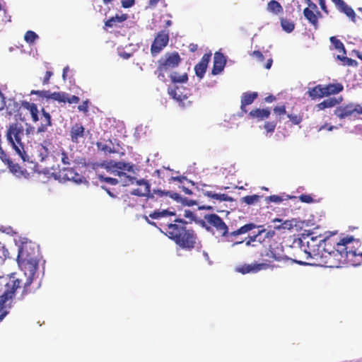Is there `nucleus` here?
I'll list each match as a JSON object with an SVG mask.
<instances>
[{
    "label": "nucleus",
    "mask_w": 362,
    "mask_h": 362,
    "mask_svg": "<svg viewBox=\"0 0 362 362\" xmlns=\"http://www.w3.org/2000/svg\"><path fill=\"white\" fill-rule=\"evenodd\" d=\"M30 95H37L41 98L47 100L52 99L59 103H68L69 104L78 103L80 98L76 95H70L65 92L50 93L49 90H32Z\"/></svg>",
    "instance_id": "7"
},
{
    "label": "nucleus",
    "mask_w": 362,
    "mask_h": 362,
    "mask_svg": "<svg viewBox=\"0 0 362 362\" xmlns=\"http://www.w3.org/2000/svg\"><path fill=\"white\" fill-rule=\"evenodd\" d=\"M303 15L305 19L315 28V29L318 28V19L322 17V14L319 11L315 12L310 9V8H305L303 10Z\"/></svg>",
    "instance_id": "19"
},
{
    "label": "nucleus",
    "mask_w": 362,
    "mask_h": 362,
    "mask_svg": "<svg viewBox=\"0 0 362 362\" xmlns=\"http://www.w3.org/2000/svg\"><path fill=\"white\" fill-rule=\"evenodd\" d=\"M265 256L268 257V259H265V262L272 264L271 263L274 261L276 262H284L288 259V258L285 256H282L281 255L276 254L274 250H269Z\"/></svg>",
    "instance_id": "31"
},
{
    "label": "nucleus",
    "mask_w": 362,
    "mask_h": 362,
    "mask_svg": "<svg viewBox=\"0 0 362 362\" xmlns=\"http://www.w3.org/2000/svg\"><path fill=\"white\" fill-rule=\"evenodd\" d=\"M85 135V128L81 124L76 123L71 127L70 137L74 143H78L79 139Z\"/></svg>",
    "instance_id": "21"
},
{
    "label": "nucleus",
    "mask_w": 362,
    "mask_h": 362,
    "mask_svg": "<svg viewBox=\"0 0 362 362\" xmlns=\"http://www.w3.org/2000/svg\"><path fill=\"white\" fill-rule=\"evenodd\" d=\"M181 58L177 52H167L163 57L158 61V68L155 71V74L158 78L165 82L166 75H168L173 83H185L187 81V74L177 75L176 72L173 71L174 69L177 67L181 62Z\"/></svg>",
    "instance_id": "4"
},
{
    "label": "nucleus",
    "mask_w": 362,
    "mask_h": 362,
    "mask_svg": "<svg viewBox=\"0 0 362 362\" xmlns=\"http://www.w3.org/2000/svg\"><path fill=\"white\" fill-rule=\"evenodd\" d=\"M211 53H205L202 57L200 62L195 65L194 71L197 77L202 78L206 73L208 64L211 59Z\"/></svg>",
    "instance_id": "17"
},
{
    "label": "nucleus",
    "mask_w": 362,
    "mask_h": 362,
    "mask_svg": "<svg viewBox=\"0 0 362 362\" xmlns=\"http://www.w3.org/2000/svg\"><path fill=\"white\" fill-rule=\"evenodd\" d=\"M118 175H119V176H120V177H121V176H124V177H126L127 178H128V179H129V181L131 182V183H132V184L134 183V180H136V178H135V177H130V176H127V175H126V173H125L119 172V173H118Z\"/></svg>",
    "instance_id": "60"
},
{
    "label": "nucleus",
    "mask_w": 362,
    "mask_h": 362,
    "mask_svg": "<svg viewBox=\"0 0 362 362\" xmlns=\"http://www.w3.org/2000/svg\"><path fill=\"white\" fill-rule=\"evenodd\" d=\"M260 197H261L257 194L248 195L243 197L241 201L247 205H251L257 203L259 201Z\"/></svg>",
    "instance_id": "38"
},
{
    "label": "nucleus",
    "mask_w": 362,
    "mask_h": 362,
    "mask_svg": "<svg viewBox=\"0 0 362 362\" xmlns=\"http://www.w3.org/2000/svg\"><path fill=\"white\" fill-rule=\"evenodd\" d=\"M51 144L49 141H45L42 144L37 147V158L41 162L44 161L49 154V146Z\"/></svg>",
    "instance_id": "25"
},
{
    "label": "nucleus",
    "mask_w": 362,
    "mask_h": 362,
    "mask_svg": "<svg viewBox=\"0 0 362 362\" xmlns=\"http://www.w3.org/2000/svg\"><path fill=\"white\" fill-rule=\"evenodd\" d=\"M293 220H286L281 224L277 225L274 226V229H276L278 230H291L293 229L295 224L293 223Z\"/></svg>",
    "instance_id": "37"
},
{
    "label": "nucleus",
    "mask_w": 362,
    "mask_h": 362,
    "mask_svg": "<svg viewBox=\"0 0 362 362\" xmlns=\"http://www.w3.org/2000/svg\"><path fill=\"white\" fill-rule=\"evenodd\" d=\"M276 229H262V230H264V232L263 233V235L265 237L266 240H270L271 239H272L275 234H276Z\"/></svg>",
    "instance_id": "45"
},
{
    "label": "nucleus",
    "mask_w": 362,
    "mask_h": 362,
    "mask_svg": "<svg viewBox=\"0 0 362 362\" xmlns=\"http://www.w3.org/2000/svg\"><path fill=\"white\" fill-rule=\"evenodd\" d=\"M319 4L320 6L321 9L326 13L328 14L329 11L327 8V6L325 4V0H320L319 1Z\"/></svg>",
    "instance_id": "59"
},
{
    "label": "nucleus",
    "mask_w": 362,
    "mask_h": 362,
    "mask_svg": "<svg viewBox=\"0 0 362 362\" xmlns=\"http://www.w3.org/2000/svg\"><path fill=\"white\" fill-rule=\"evenodd\" d=\"M258 97L257 92H245L241 96V105L240 110L242 112L246 113L247 112L246 106L251 105L255 100Z\"/></svg>",
    "instance_id": "20"
},
{
    "label": "nucleus",
    "mask_w": 362,
    "mask_h": 362,
    "mask_svg": "<svg viewBox=\"0 0 362 362\" xmlns=\"http://www.w3.org/2000/svg\"><path fill=\"white\" fill-rule=\"evenodd\" d=\"M353 245V249L349 250L348 260L346 264L352 266H358L362 264V251H360L356 246Z\"/></svg>",
    "instance_id": "18"
},
{
    "label": "nucleus",
    "mask_w": 362,
    "mask_h": 362,
    "mask_svg": "<svg viewBox=\"0 0 362 362\" xmlns=\"http://www.w3.org/2000/svg\"><path fill=\"white\" fill-rule=\"evenodd\" d=\"M78 110L81 112L86 113L88 110V101H83L81 105L78 106Z\"/></svg>",
    "instance_id": "54"
},
{
    "label": "nucleus",
    "mask_w": 362,
    "mask_h": 362,
    "mask_svg": "<svg viewBox=\"0 0 362 362\" xmlns=\"http://www.w3.org/2000/svg\"><path fill=\"white\" fill-rule=\"evenodd\" d=\"M334 4L337 8L341 12L344 13L347 17L355 23L356 22V13L354 9L346 4L344 0H332Z\"/></svg>",
    "instance_id": "16"
},
{
    "label": "nucleus",
    "mask_w": 362,
    "mask_h": 362,
    "mask_svg": "<svg viewBox=\"0 0 362 362\" xmlns=\"http://www.w3.org/2000/svg\"><path fill=\"white\" fill-rule=\"evenodd\" d=\"M6 107V98L4 94L0 91V111L3 110Z\"/></svg>",
    "instance_id": "58"
},
{
    "label": "nucleus",
    "mask_w": 362,
    "mask_h": 362,
    "mask_svg": "<svg viewBox=\"0 0 362 362\" xmlns=\"http://www.w3.org/2000/svg\"><path fill=\"white\" fill-rule=\"evenodd\" d=\"M136 182L139 186V187L134 189L132 192V194L138 197H146V199H148V197L151 193L149 182L144 179L136 180Z\"/></svg>",
    "instance_id": "14"
},
{
    "label": "nucleus",
    "mask_w": 362,
    "mask_h": 362,
    "mask_svg": "<svg viewBox=\"0 0 362 362\" xmlns=\"http://www.w3.org/2000/svg\"><path fill=\"white\" fill-rule=\"evenodd\" d=\"M60 155H61V160L63 164H64V165H70L71 164V158H70L68 156L67 153H66L64 150H62Z\"/></svg>",
    "instance_id": "46"
},
{
    "label": "nucleus",
    "mask_w": 362,
    "mask_h": 362,
    "mask_svg": "<svg viewBox=\"0 0 362 362\" xmlns=\"http://www.w3.org/2000/svg\"><path fill=\"white\" fill-rule=\"evenodd\" d=\"M310 240L306 241L307 248L311 249L317 246V254L325 258L324 263L329 267H339L341 264H346L349 250L353 245L359 244L353 236H346L340 239L332 237L323 238L321 235L313 236V233L307 235Z\"/></svg>",
    "instance_id": "1"
},
{
    "label": "nucleus",
    "mask_w": 362,
    "mask_h": 362,
    "mask_svg": "<svg viewBox=\"0 0 362 362\" xmlns=\"http://www.w3.org/2000/svg\"><path fill=\"white\" fill-rule=\"evenodd\" d=\"M116 167L120 170H127L128 171H131L132 170V167L127 163L123 162H119L116 164Z\"/></svg>",
    "instance_id": "51"
},
{
    "label": "nucleus",
    "mask_w": 362,
    "mask_h": 362,
    "mask_svg": "<svg viewBox=\"0 0 362 362\" xmlns=\"http://www.w3.org/2000/svg\"><path fill=\"white\" fill-rule=\"evenodd\" d=\"M267 9L274 15H279L284 12L283 6L276 0H271L268 2Z\"/></svg>",
    "instance_id": "32"
},
{
    "label": "nucleus",
    "mask_w": 362,
    "mask_h": 362,
    "mask_svg": "<svg viewBox=\"0 0 362 362\" xmlns=\"http://www.w3.org/2000/svg\"><path fill=\"white\" fill-rule=\"evenodd\" d=\"M135 0H122L121 4L122 6L124 8H128L134 5Z\"/></svg>",
    "instance_id": "55"
},
{
    "label": "nucleus",
    "mask_w": 362,
    "mask_h": 362,
    "mask_svg": "<svg viewBox=\"0 0 362 362\" xmlns=\"http://www.w3.org/2000/svg\"><path fill=\"white\" fill-rule=\"evenodd\" d=\"M187 224L184 219L176 218L167 225L165 234L180 248L191 250L197 245L198 237L193 229L187 228Z\"/></svg>",
    "instance_id": "3"
},
{
    "label": "nucleus",
    "mask_w": 362,
    "mask_h": 362,
    "mask_svg": "<svg viewBox=\"0 0 362 362\" xmlns=\"http://www.w3.org/2000/svg\"><path fill=\"white\" fill-rule=\"evenodd\" d=\"M176 215V213L175 211H170L168 209H163V210H155L154 211H153L152 213H150L149 214V217L153 218V219H159L162 217H165V216H174Z\"/></svg>",
    "instance_id": "33"
},
{
    "label": "nucleus",
    "mask_w": 362,
    "mask_h": 362,
    "mask_svg": "<svg viewBox=\"0 0 362 362\" xmlns=\"http://www.w3.org/2000/svg\"><path fill=\"white\" fill-rule=\"evenodd\" d=\"M264 232V230H259L258 231V233H257V236L258 237L257 242H259V243H263L264 242H265L267 240L265 237L263 235Z\"/></svg>",
    "instance_id": "57"
},
{
    "label": "nucleus",
    "mask_w": 362,
    "mask_h": 362,
    "mask_svg": "<svg viewBox=\"0 0 362 362\" xmlns=\"http://www.w3.org/2000/svg\"><path fill=\"white\" fill-rule=\"evenodd\" d=\"M30 247V243H26L22 244L18 249L17 262L21 270L24 271V276L21 279L12 277L6 284V290L0 296V320L6 315L7 312L5 310L6 303L13 298L16 291L23 284V293H28V287L33 281V276L35 274L37 264L33 254L28 252Z\"/></svg>",
    "instance_id": "2"
},
{
    "label": "nucleus",
    "mask_w": 362,
    "mask_h": 362,
    "mask_svg": "<svg viewBox=\"0 0 362 362\" xmlns=\"http://www.w3.org/2000/svg\"><path fill=\"white\" fill-rule=\"evenodd\" d=\"M362 115V106L358 104L349 103L337 107L334 115L340 119H344L353 115Z\"/></svg>",
    "instance_id": "10"
},
{
    "label": "nucleus",
    "mask_w": 362,
    "mask_h": 362,
    "mask_svg": "<svg viewBox=\"0 0 362 362\" xmlns=\"http://www.w3.org/2000/svg\"><path fill=\"white\" fill-rule=\"evenodd\" d=\"M184 180H185V177L184 176L171 177L170 178V180L177 181L179 182H182Z\"/></svg>",
    "instance_id": "61"
},
{
    "label": "nucleus",
    "mask_w": 362,
    "mask_h": 362,
    "mask_svg": "<svg viewBox=\"0 0 362 362\" xmlns=\"http://www.w3.org/2000/svg\"><path fill=\"white\" fill-rule=\"evenodd\" d=\"M325 95L329 96L330 95L337 94L341 92L344 89L342 84L339 83H329L326 86H323Z\"/></svg>",
    "instance_id": "26"
},
{
    "label": "nucleus",
    "mask_w": 362,
    "mask_h": 362,
    "mask_svg": "<svg viewBox=\"0 0 362 362\" xmlns=\"http://www.w3.org/2000/svg\"><path fill=\"white\" fill-rule=\"evenodd\" d=\"M8 257V250L4 246L0 245V259H5Z\"/></svg>",
    "instance_id": "53"
},
{
    "label": "nucleus",
    "mask_w": 362,
    "mask_h": 362,
    "mask_svg": "<svg viewBox=\"0 0 362 362\" xmlns=\"http://www.w3.org/2000/svg\"><path fill=\"white\" fill-rule=\"evenodd\" d=\"M274 114L278 116L284 115L286 114L285 105L276 106L273 110Z\"/></svg>",
    "instance_id": "47"
},
{
    "label": "nucleus",
    "mask_w": 362,
    "mask_h": 362,
    "mask_svg": "<svg viewBox=\"0 0 362 362\" xmlns=\"http://www.w3.org/2000/svg\"><path fill=\"white\" fill-rule=\"evenodd\" d=\"M40 121L41 124L37 129V133L45 132L48 127L52 125L51 116L49 112H46L44 108L41 110Z\"/></svg>",
    "instance_id": "22"
},
{
    "label": "nucleus",
    "mask_w": 362,
    "mask_h": 362,
    "mask_svg": "<svg viewBox=\"0 0 362 362\" xmlns=\"http://www.w3.org/2000/svg\"><path fill=\"white\" fill-rule=\"evenodd\" d=\"M119 56L124 59H127L132 56V54L127 53L126 52H122L119 53Z\"/></svg>",
    "instance_id": "63"
},
{
    "label": "nucleus",
    "mask_w": 362,
    "mask_h": 362,
    "mask_svg": "<svg viewBox=\"0 0 362 362\" xmlns=\"http://www.w3.org/2000/svg\"><path fill=\"white\" fill-rule=\"evenodd\" d=\"M309 238L304 237L303 239L298 238V244L300 246V248L297 250V251L293 253V257L291 259L294 262L300 265H305L307 264L306 261L308 260L312 257V252H315V250L313 247L311 249L302 248L305 247V240L308 239Z\"/></svg>",
    "instance_id": "8"
},
{
    "label": "nucleus",
    "mask_w": 362,
    "mask_h": 362,
    "mask_svg": "<svg viewBox=\"0 0 362 362\" xmlns=\"http://www.w3.org/2000/svg\"><path fill=\"white\" fill-rule=\"evenodd\" d=\"M282 200H283V199L278 195H271V196L266 197V201L268 203H269V202L280 203L281 202H282Z\"/></svg>",
    "instance_id": "50"
},
{
    "label": "nucleus",
    "mask_w": 362,
    "mask_h": 362,
    "mask_svg": "<svg viewBox=\"0 0 362 362\" xmlns=\"http://www.w3.org/2000/svg\"><path fill=\"white\" fill-rule=\"evenodd\" d=\"M59 178L63 181H72L75 183H81L85 177L76 172L72 168H63L59 171Z\"/></svg>",
    "instance_id": "12"
},
{
    "label": "nucleus",
    "mask_w": 362,
    "mask_h": 362,
    "mask_svg": "<svg viewBox=\"0 0 362 362\" xmlns=\"http://www.w3.org/2000/svg\"><path fill=\"white\" fill-rule=\"evenodd\" d=\"M259 226H257L254 223H247V224L241 226L238 229L230 233H229V239L231 240L230 238L233 237H235L239 235L247 233L249 231H250L256 228H259Z\"/></svg>",
    "instance_id": "27"
},
{
    "label": "nucleus",
    "mask_w": 362,
    "mask_h": 362,
    "mask_svg": "<svg viewBox=\"0 0 362 362\" xmlns=\"http://www.w3.org/2000/svg\"><path fill=\"white\" fill-rule=\"evenodd\" d=\"M274 267V265L269 264L267 262L245 264L237 267L236 271L243 274H245L248 273H257L261 270H265L269 268L273 269Z\"/></svg>",
    "instance_id": "13"
},
{
    "label": "nucleus",
    "mask_w": 362,
    "mask_h": 362,
    "mask_svg": "<svg viewBox=\"0 0 362 362\" xmlns=\"http://www.w3.org/2000/svg\"><path fill=\"white\" fill-rule=\"evenodd\" d=\"M341 100L342 98H340L339 99H337L335 98H329L318 103L316 105V107L318 110H322L326 108H329L336 106L337 105L339 104L341 102Z\"/></svg>",
    "instance_id": "29"
},
{
    "label": "nucleus",
    "mask_w": 362,
    "mask_h": 362,
    "mask_svg": "<svg viewBox=\"0 0 362 362\" xmlns=\"http://www.w3.org/2000/svg\"><path fill=\"white\" fill-rule=\"evenodd\" d=\"M21 106L30 112L33 122H37L40 120L38 117L39 110L35 103H29L24 100L22 101Z\"/></svg>",
    "instance_id": "23"
},
{
    "label": "nucleus",
    "mask_w": 362,
    "mask_h": 362,
    "mask_svg": "<svg viewBox=\"0 0 362 362\" xmlns=\"http://www.w3.org/2000/svg\"><path fill=\"white\" fill-rule=\"evenodd\" d=\"M53 75V73L52 71H47L46 73H45V75L42 79V84L43 85H47L49 83V79L50 78L52 77V76Z\"/></svg>",
    "instance_id": "56"
},
{
    "label": "nucleus",
    "mask_w": 362,
    "mask_h": 362,
    "mask_svg": "<svg viewBox=\"0 0 362 362\" xmlns=\"http://www.w3.org/2000/svg\"><path fill=\"white\" fill-rule=\"evenodd\" d=\"M301 202L310 204L313 202V199L310 194H303L298 197Z\"/></svg>",
    "instance_id": "49"
},
{
    "label": "nucleus",
    "mask_w": 362,
    "mask_h": 362,
    "mask_svg": "<svg viewBox=\"0 0 362 362\" xmlns=\"http://www.w3.org/2000/svg\"><path fill=\"white\" fill-rule=\"evenodd\" d=\"M99 180L101 181H104L111 185H115L118 184V182H119V181L116 178L105 177L103 175H100Z\"/></svg>",
    "instance_id": "44"
},
{
    "label": "nucleus",
    "mask_w": 362,
    "mask_h": 362,
    "mask_svg": "<svg viewBox=\"0 0 362 362\" xmlns=\"http://www.w3.org/2000/svg\"><path fill=\"white\" fill-rule=\"evenodd\" d=\"M24 136L23 127L18 123L11 124L6 131V139L12 146L15 151L20 157L25 160L27 155L22 142V137Z\"/></svg>",
    "instance_id": "6"
},
{
    "label": "nucleus",
    "mask_w": 362,
    "mask_h": 362,
    "mask_svg": "<svg viewBox=\"0 0 362 362\" xmlns=\"http://www.w3.org/2000/svg\"><path fill=\"white\" fill-rule=\"evenodd\" d=\"M203 194L204 196H206L211 199H215L219 200L221 202H223V201L231 202V201H233L232 197H229L226 194H217L212 191H204L203 192Z\"/></svg>",
    "instance_id": "34"
},
{
    "label": "nucleus",
    "mask_w": 362,
    "mask_h": 362,
    "mask_svg": "<svg viewBox=\"0 0 362 362\" xmlns=\"http://www.w3.org/2000/svg\"><path fill=\"white\" fill-rule=\"evenodd\" d=\"M205 221L211 226L214 227L221 236L226 237L228 241L233 240L229 239L228 227L223 219L216 214H206L204 216Z\"/></svg>",
    "instance_id": "9"
},
{
    "label": "nucleus",
    "mask_w": 362,
    "mask_h": 362,
    "mask_svg": "<svg viewBox=\"0 0 362 362\" xmlns=\"http://www.w3.org/2000/svg\"><path fill=\"white\" fill-rule=\"evenodd\" d=\"M170 199L187 206L196 204L195 201H188L187 198H182L178 193L160 189H153L151 191V194L146 199V203L151 208H162L168 206L170 204Z\"/></svg>",
    "instance_id": "5"
},
{
    "label": "nucleus",
    "mask_w": 362,
    "mask_h": 362,
    "mask_svg": "<svg viewBox=\"0 0 362 362\" xmlns=\"http://www.w3.org/2000/svg\"><path fill=\"white\" fill-rule=\"evenodd\" d=\"M337 59L341 61L344 65L354 67H356L358 66V62L356 60L349 58L347 57L337 55Z\"/></svg>",
    "instance_id": "39"
},
{
    "label": "nucleus",
    "mask_w": 362,
    "mask_h": 362,
    "mask_svg": "<svg viewBox=\"0 0 362 362\" xmlns=\"http://www.w3.org/2000/svg\"><path fill=\"white\" fill-rule=\"evenodd\" d=\"M282 29L286 33H291L295 28V24L293 21L284 18H280Z\"/></svg>",
    "instance_id": "35"
},
{
    "label": "nucleus",
    "mask_w": 362,
    "mask_h": 362,
    "mask_svg": "<svg viewBox=\"0 0 362 362\" xmlns=\"http://www.w3.org/2000/svg\"><path fill=\"white\" fill-rule=\"evenodd\" d=\"M9 168H10V170L11 171L16 173H18V170L20 168V167L18 166V165H11V164H9Z\"/></svg>",
    "instance_id": "62"
},
{
    "label": "nucleus",
    "mask_w": 362,
    "mask_h": 362,
    "mask_svg": "<svg viewBox=\"0 0 362 362\" xmlns=\"http://www.w3.org/2000/svg\"><path fill=\"white\" fill-rule=\"evenodd\" d=\"M307 8H310V9L313 10V11H317V5L313 3V1L309 3Z\"/></svg>",
    "instance_id": "64"
},
{
    "label": "nucleus",
    "mask_w": 362,
    "mask_h": 362,
    "mask_svg": "<svg viewBox=\"0 0 362 362\" xmlns=\"http://www.w3.org/2000/svg\"><path fill=\"white\" fill-rule=\"evenodd\" d=\"M169 42V35L165 30L159 32L151 46V52L155 56L165 47Z\"/></svg>",
    "instance_id": "11"
},
{
    "label": "nucleus",
    "mask_w": 362,
    "mask_h": 362,
    "mask_svg": "<svg viewBox=\"0 0 362 362\" xmlns=\"http://www.w3.org/2000/svg\"><path fill=\"white\" fill-rule=\"evenodd\" d=\"M38 38V35L32 30H28L25 35L24 40L28 44H33Z\"/></svg>",
    "instance_id": "40"
},
{
    "label": "nucleus",
    "mask_w": 362,
    "mask_h": 362,
    "mask_svg": "<svg viewBox=\"0 0 362 362\" xmlns=\"http://www.w3.org/2000/svg\"><path fill=\"white\" fill-rule=\"evenodd\" d=\"M271 112L269 108L260 109L256 108L251 110L249 115L252 119H257L258 120H263L269 117Z\"/></svg>",
    "instance_id": "24"
},
{
    "label": "nucleus",
    "mask_w": 362,
    "mask_h": 362,
    "mask_svg": "<svg viewBox=\"0 0 362 362\" xmlns=\"http://www.w3.org/2000/svg\"><path fill=\"white\" fill-rule=\"evenodd\" d=\"M307 93L312 100H316L325 96L323 86L321 84L317 85L313 88H309Z\"/></svg>",
    "instance_id": "28"
},
{
    "label": "nucleus",
    "mask_w": 362,
    "mask_h": 362,
    "mask_svg": "<svg viewBox=\"0 0 362 362\" xmlns=\"http://www.w3.org/2000/svg\"><path fill=\"white\" fill-rule=\"evenodd\" d=\"M178 92H180V90L178 88H177L175 90H171L170 94L173 96V98L176 99L179 102H182L185 99H187L186 95H182Z\"/></svg>",
    "instance_id": "42"
},
{
    "label": "nucleus",
    "mask_w": 362,
    "mask_h": 362,
    "mask_svg": "<svg viewBox=\"0 0 362 362\" xmlns=\"http://www.w3.org/2000/svg\"><path fill=\"white\" fill-rule=\"evenodd\" d=\"M96 146H97L98 148L101 151H103L105 153H116V151L114 148H111L110 146H109L106 144H102L100 142H97Z\"/></svg>",
    "instance_id": "41"
},
{
    "label": "nucleus",
    "mask_w": 362,
    "mask_h": 362,
    "mask_svg": "<svg viewBox=\"0 0 362 362\" xmlns=\"http://www.w3.org/2000/svg\"><path fill=\"white\" fill-rule=\"evenodd\" d=\"M276 124L274 122H265L264 127L267 132L272 133L274 131Z\"/></svg>",
    "instance_id": "48"
},
{
    "label": "nucleus",
    "mask_w": 362,
    "mask_h": 362,
    "mask_svg": "<svg viewBox=\"0 0 362 362\" xmlns=\"http://www.w3.org/2000/svg\"><path fill=\"white\" fill-rule=\"evenodd\" d=\"M226 64V58L224 54L220 52H215L211 74L214 76L219 74L223 70Z\"/></svg>",
    "instance_id": "15"
},
{
    "label": "nucleus",
    "mask_w": 362,
    "mask_h": 362,
    "mask_svg": "<svg viewBox=\"0 0 362 362\" xmlns=\"http://www.w3.org/2000/svg\"><path fill=\"white\" fill-rule=\"evenodd\" d=\"M329 40L336 49H337L339 52H341L344 54H346L345 47L341 40L337 39L335 36L331 37Z\"/></svg>",
    "instance_id": "36"
},
{
    "label": "nucleus",
    "mask_w": 362,
    "mask_h": 362,
    "mask_svg": "<svg viewBox=\"0 0 362 362\" xmlns=\"http://www.w3.org/2000/svg\"><path fill=\"white\" fill-rule=\"evenodd\" d=\"M128 18V15L126 13L118 15L116 14L115 16L111 17L108 20L105 21V26L106 28H112L117 23H122Z\"/></svg>",
    "instance_id": "30"
},
{
    "label": "nucleus",
    "mask_w": 362,
    "mask_h": 362,
    "mask_svg": "<svg viewBox=\"0 0 362 362\" xmlns=\"http://www.w3.org/2000/svg\"><path fill=\"white\" fill-rule=\"evenodd\" d=\"M287 117L289 118L292 124L296 125L299 124L303 120L302 117L298 115L288 114L287 115Z\"/></svg>",
    "instance_id": "43"
},
{
    "label": "nucleus",
    "mask_w": 362,
    "mask_h": 362,
    "mask_svg": "<svg viewBox=\"0 0 362 362\" xmlns=\"http://www.w3.org/2000/svg\"><path fill=\"white\" fill-rule=\"evenodd\" d=\"M250 55L255 57L259 62H263L264 59L262 53L258 50L253 51Z\"/></svg>",
    "instance_id": "52"
}]
</instances>
